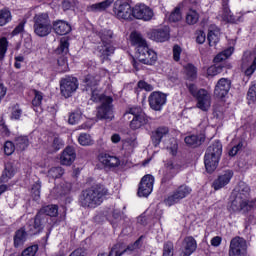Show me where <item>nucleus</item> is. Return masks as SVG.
<instances>
[{
	"mask_svg": "<svg viewBox=\"0 0 256 256\" xmlns=\"http://www.w3.org/2000/svg\"><path fill=\"white\" fill-rule=\"evenodd\" d=\"M231 179H233V171L226 170L214 180L212 187L215 191H219V189H223V187L229 185Z\"/></svg>",
	"mask_w": 256,
	"mask_h": 256,
	"instance_id": "aec40b11",
	"label": "nucleus"
},
{
	"mask_svg": "<svg viewBox=\"0 0 256 256\" xmlns=\"http://www.w3.org/2000/svg\"><path fill=\"white\" fill-rule=\"evenodd\" d=\"M58 213L59 208L57 205H47L42 207L36 215L45 223L47 221V217H57Z\"/></svg>",
	"mask_w": 256,
	"mask_h": 256,
	"instance_id": "b1692460",
	"label": "nucleus"
},
{
	"mask_svg": "<svg viewBox=\"0 0 256 256\" xmlns=\"http://www.w3.org/2000/svg\"><path fill=\"white\" fill-rule=\"evenodd\" d=\"M77 89H79V80H77L76 77L66 76L60 80V93L65 99L73 97V93H75Z\"/></svg>",
	"mask_w": 256,
	"mask_h": 256,
	"instance_id": "39448f33",
	"label": "nucleus"
},
{
	"mask_svg": "<svg viewBox=\"0 0 256 256\" xmlns=\"http://www.w3.org/2000/svg\"><path fill=\"white\" fill-rule=\"evenodd\" d=\"M147 123H149L147 114L144 116L133 117L130 122V128L133 129V131H137V129H141V127L147 125Z\"/></svg>",
	"mask_w": 256,
	"mask_h": 256,
	"instance_id": "f704fd0d",
	"label": "nucleus"
},
{
	"mask_svg": "<svg viewBox=\"0 0 256 256\" xmlns=\"http://www.w3.org/2000/svg\"><path fill=\"white\" fill-rule=\"evenodd\" d=\"M97 35L102 41V44L98 45L97 51L100 59L105 61L110 57V55L115 53V47L111 45V43H113V39H115V33L110 29H102L97 33Z\"/></svg>",
	"mask_w": 256,
	"mask_h": 256,
	"instance_id": "7ed1b4c3",
	"label": "nucleus"
},
{
	"mask_svg": "<svg viewBox=\"0 0 256 256\" xmlns=\"http://www.w3.org/2000/svg\"><path fill=\"white\" fill-rule=\"evenodd\" d=\"M39 251L38 245H32L24 249L21 253V256H34Z\"/></svg>",
	"mask_w": 256,
	"mask_h": 256,
	"instance_id": "13d9d810",
	"label": "nucleus"
},
{
	"mask_svg": "<svg viewBox=\"0 0 256 256\" xmlns=\"http://www.w3.org/2000/svg\"><path fill=\"white\" fill-rule=\"evenodd\" d=\"M229 256H247V240L236 236L230 241Z\"/></svg>",
	"mask_w": 256,
	"mask_h": 256,
	"instance_id": "6e6552de",
	"label": "nucleus"
},
{
	"mask_svg": "<svg viewBox=\"0 0 256 256\" xmlns=\"http://www.w3.org/2000/svg\"><path fill=\"white\" fill-rule=\"evenodd\" d=\"M171 31L169 30V27L164 26L162 28H157L149 31L147 33L148 39H151V41H155L156 43H165V41H169L171 37Z\"/></svg>",
	"mask_w": 256,
	"mask_h": 256,
	"instance_id": "4468645a",
	"label": "nucleus"
},
{
	"mask_svg": "<svg viewBox=\"0 0 256 256\" xmlns=\"http://www.w3.org/2000/svg\"><path fill=\"white\" fill-rule=\"evenodd\" d=\"M113 13L117 19H124L126 21L133 19V8H131V4L123 0H117L114 3Z\"/></svg>",
	"mask_w": 256,
	"mask_h": 256,
	"instance_id": "0eeeda50",
	"label": "nucleus"
},
{
	"mask_svg": "<svg viewBox=\"0 0 256 256\" xmlns=\"http://www.w3.org/2000/svg\"><path fill=\"white\" fill-rule=\"evenodd\" d=\"M11 11L7 9L0 10V27L7 25L11 21Z\"/></svg>",
	"mask_w": 256,
	"mask_h": 256,
	"instance_id": "49530a36",
	"label": "nucleus"
},
{
	"mask_svg": "<svg viewBox=\"0 0 256 256\" xmlns=\"http://www.w3.org/2000/svg\"><path fill=\"white\" fill-rule=\"evenodd\" d=\"M76 157L77 155L75 154V149H73V147L71 146H68L62 152V155L60 157V163L61 165H66V166L72 165Z\"/></svg>",
	"mask_w": 256,
	"mask_h": 256,
	"instance_id": "cd10ccee",
	"label": "nucleus"
},
{
	"mask_svg": "<svg viewBox=\"0 0 256 256\" xmlns=\"http://www.w3.org/2000/svg\"><path fill=\"white\" fill-rule=\"evenodd\" d=\"M8 47L9 41H7V38H0V61H3V59H5Z\"/></svg>",
	"mask_w": 256,
	"mask_h": 256,
	"instance_id": "864d4df0",
	"label": "nucleus"
},
{
	"mask_svg": "<svg viewBox=\"0 0 256 256\" xmlns=\"http://www.w3.org/2000/svg\"><path fill=\"white\" fill-rule=\"evenodd\" d=\"M186 86L189 93L192 95V97L195 98L199 95V89H197V85L190 83V84H186Z\"/></svg>",
	"mask_w": 256,
	"mask_h": 256,
	"instance_id": "338daca9",
	"label": "nucleus"
},
{
	"mask_svg": "<svg viewBox=\"0 0 256 256\" xmlns=\"http://www.w3.org/2000/svg\"><path fill=\"white\" fill-rule=\"evenodd\" d=\"M181 19V9L175 8L169 16V21H171L172 23H177V21H181Z\"/></svg>",
	"mask_w": 256,
	"mask_h": 256,
	"instance_id": "e2e57ef3",
	"label": "nucleus"
},
{
	"mask_svg": "<svg viewBox=\"0 0 256 256\" xmlns=\"http://www.w3.org/2000/svg\"><path fill=\"white\" fill-rule=\"evenodd\" d=\"M136 55L139 63H143L144 65H155L157 63V52L150 49L149 46L140 47Z\"/></svg>",
	"mask_w": 256,
	"mask_h": 256,
	"instance_id": "f8f14e48",
	"label": "nucleus"
},
{
	"mask_svg": "<svg viewBox=\"0 0 256 256\" xmlns=\"http://www.w3.org/2000/svg\"><path fill=\"white\" fill-rule=\"evenodd\" d=\"M175 255V245L171 241H167L163 245L162 256H174Z\"/></svg>",
	"mask_w": 256,
	"mask_h": 256,
	"instance_id": "de8ad7c7",
	"label": "nucleus"
},
{
	"mask_svg": "<svg viewBox=\"0 0 256 256\" xmlns=\"http://www.w3.org/2000/svg\"><path fill=\"white\" fill-rule=\"evenodd\" d=\"M78 143H80L83 147H87L89 145H93V143L95 142L93 141V138L91 137V135L87 133H82L78 137Z\"/></svg>",
	"mask_w": 256,
	"mask_h": 256,
	"instance_id": "09e8293b",
	"label": "nucleus"
},
{
	"mask_svg": "<svg viewBox=\"0 0 256 256\" xmlns=\"http://www.w3.org/2000/svg\"><path fill=\"white\" fill-rule=\"evenodd\" d=\"M79 121H81V112L76 111L70 114L69 119H68V123L70 125H77V123H79Z\"/></svg>",
	"mask_w": 256,
	"mask_h": 256,
	"instance_id": "680f3d73",
	"label": "nucleus"
},
{
	"mask_svg": "<svg viewBox=\"0 0 256 256\" xmlns=\"http://www.w3.org/2000/svg\"><path fill=\"white\" fill-rule=\"evenodd\" d=\"M185 71L188 79L193 81V79H197V68L193 64H187L185 66Z\"/></svg>",
	"mask_w": 256,
	"mask_h": 256,
	"instance_id": "5fc2aeb1",
	"label": "nucleus"
},
{
	"mask_svg": "<svg viewBox=\"0 0 256 256\" xmlns=\"http://www.w3.org/2000/svg\"><path fill=\"white\" fill-rule=\"evenodd\" d=\"M21 115H23V110L21 109V106H19V104H15L14 106H12L10 119H12L13 121H19V119H21Z\"/></svg>",
	"mask_w": 256,
	"mask_h": 256,
	"instance_id": "8fccbe9b",
	"label": "nucleus"
},
{
	"mask_svg": "<svg viewBox=\"0 0 256 256\" xmlns=\"http://www.w3.org/2000/svg\"><path fill=\"white\" fill-rule=\"evenodd\" d=\"M34 33L38 37H47L53 29L52 24H34L33 25Z\"/></svg>",
	"mask_w": 256,
	"mask_h": 256,
	"instance_id": "72a5a7b5",
	"label": "nucleus"
},
{
	"mask_svg": "<svg viewBox=\"0 0 256 256\" xmlns=\"http://www.w3.org/2000/svg\"><path fill=\"white\" fill-rule=\"evenodd\" d=\"M29 234H27V230L25 227H21L14 233L13 242L15 249H19L20 247H23L25 243L27 242V237Z\"/></svg>",
	"mask_w": 256,
	"mask_h": 256,
	"instance_id": "bb28decb",
	"label": "nucleus"
},
{
	"mask_svg": "<svg viewBox=\"0 0 256 256\" xmlns=\"http://www.w3.org/2000/svg\"><path fill=\"white\" fill-rule=\"evenodd\" d=\"M16 149L25 151L29 147V138L27 136H18L14 140Z\"/></svg>",
	"mask_w": 256,
	"mask_h": 256,
	"instance_id": "ea45409f",
	"label": "nucleus"
},
{
	"mask_svg": "<svg viewBox=\"0 0 256 256\" xmlns=\"http://www.w3.org/2000/svg\"><path fill=\"white\" fill-rule=\"evenodd\" d=\"M184 141L186 145H188L189 147H193V148L199 147L205 142V135L203 134L189 135L185 137Z\"/></svg>",
	"mask_w": 256,
	"mask_h": 256,
	"instance_id": "473e14b6",
	"label": "nucleus"
},
{
	"mask_svg": "<svg viewBox=\"0 0 256 256\" xmlns=\"http://www.w3.org/2000/svg\"><path fill=\"white\" fill-rule=\"evenodd\" d=\"M199 9H201V6L197 2H194V7L190 8L186 15V23L188 25H195L199 21V13H197Z\"/></svg>",
	"mask_w": 256,
	"mask_h": 256,
	"instance_id": "2f4dec72",
	"label": "nucleus"
},
{
	"mask_svg": "<svg viewBox=\"0 0 256 256\" xmlns=\"http://www.w3.org/2000/svg\"><path fill=\"white\" fill-rule=\"evenodd\" d=\"M15 144H13V142L11 141H7L4 144V153L5 155H13V153L15 152Z\"/></svg>",
	"mask_w": 256,
	"mask_h": 256,
	"instance_id": "0e129e2a",
	"label": "nucleus"
},
{
	"mask_svg": "<svg viewBox=\"0 0 256 256\" xmlns=\"http://www.w3.org/2000/svg\"><path fill=\"white\" fill-rule=\"evenodd\" d=\"M148 103L153 111H161L167 103V94L159 91L152 92L148 97Z\"/></svg>",
	"mask_w": 256,
	"mask_h": 256,
	"instance_id": "ddd939ff",
	"label": "nucleus"
},
{
	"mask_svg": "<svg viewBox=\"0 0 256 256\" xmlns=\"http://www.w3.org/2000/svg\"><path fill=\"white\" fill-rule=\"evenodd\" d=\"M100 82H101V76L97 74H88L83 79V83L86 91H89V89L97 88Z\"/></svg>",
	"mask_w": 256,
	"mask_h": 256,
	"instance_id": "7c9ffc66",
	"label": "nucleus"
},
{
	"mask_svg": "<svg viewBox=\"0 0 256 256\" xmlns=\"http://www.w3.org/2000/svg\"><path fill=\"white\" fill-rule=\"evenodd\" d=\"M103 256H121L123 255V250H121V244H116L112 247L109 254L107 253H100Z\"/></svg>",
	"mask_w": 256,
	"mask_h": 256,
	"instance_id": "4d7b16f0",
	"label": "nucleus"
},
{
	"mask_svg": "<svg viewBox=\"0 0 256 256\" xmlns=\"http://www.w3.org/2000/svg\"><path fill=\"white\" fill-rule=\"evenodd\" d=\"M207 39L210 47H215V45H217V43L221 39V31L219 30V28L209 30Z\"/></svg>",
	"mask_w": 256,
	"mask_h": 256,
	"instance_id": "e433bc0d",
	"label": "nucleus"
},
{
	"mask_svg": "<svg viewBox=\"0 0 256 256\" xmlns=\"http://www.w3.org/2000/svg\"><path fill=\"white\" fill-rule=\"evenodd\" d=\"M97 119L100 121H113V98H103V102L98 107L96 114Z\"/></svg>",
	"mask_w": 256,
	"mask_h": 256,
	"instance_id": "1a4fd4ad",
	"label": "nucleus"
},
{
	"mask_svg": "<svg viewBox=\"0 0 256 256\" xmlns=\"http://www.w3.org/2000/svg\"><path fill=\"white\" fill-rule=\"evenodd\" d=\"M240 67L246 77H251L256 71V56L251 52H245Z\"/></svg>",
	"mask_w": 256,
	"mask_h": 256,
	"instance_id": "9b49d317",
	"label": "nucleus"
},
{
	"mask_svg": "<svg viewBox=\"0 0 256 256\" xmlns=\"http://www.w3.org/2000/svg\"><path fill=\"white\" fill-rule=\"evenodd\" d=\"M14 175H15V168L13 167V164L11 162H7L5 164L4 171L0 178V183H7V181H9V179H11Z\"/></svg>",
	"mask_w": 256,
	"mask_h": 256,
	"instance_id": "c9c22d12",
	"label": "nucleus"
},
{
	"mask_svg": "<svg viewBox=\"0 0 256 256\" xmlns=\"http://www.w3.org/2000/svg\"><path fill=\"white\" fill-rule=\"evenodd\" d=\"M129 115H132L133 117H143L145 112H143V108L139 106L130 107L126 110L124 113V117H129Z\"/></svg>",
	"mask_w": 256,
	"mask_h": 256,
	"instance_id": "37998d69",
	"label": "nucleus"
},
{
	"mask_svg": "<svg viewBox=\"0 0 256 256\" xmlns=\"http://www.w3.org/2000/svg\"><path fill=\"white\" fill-rule=\"evenodd\" d=\"M56 53L58 55H63L58 58V66L60 69V73H65L69 70V65L67 64V53H69V40L67 38H61L60 45L56 49Z\"/></svg>",
	"mask_w": 256,
	"mask_h": 256,
	"instance_id": "9d476101",
	"label": "nucleus"
},
{
	"mask_svg": "<svg viewBox=\"0 0 256 256\" xmlns=\"http://www.w3.org/2000/svg\"><path fill=\"white\" fill-rule=\"evenodd\" d=\"M167 135H169L168 127L160 126V127L156 128L151 133L152 145H154V147H159V145L161 144V141H163V137H167Z\"/></svg>",
	"mask_w": 256,
	"mask_h": 256,
	"instance_id": "5701e85b",
	"label": "nucleus"
},
{
	"mask_svg": "<svg viewBox=\"0 0 256 256\" xmlns=\"http://www.w3.org/2000/svg\"><path fill=\"white\" fill-rule=\"evenodd\" d=\"M197 100V107L201 111H209L211 107V94L205 89H199L198 95L194 98Z\"/></svg>",
	"mask_w": 256,
	"mask_h": 256,
	"instance_id": "f3484780",
	"label": "nucleus"
},
{
	"mask_svg": "<svg viewBox=\"0 0 256 256\" xmlns=\"http://www.w3.org/2000/svg\"><path fill=\"white\" fill-rule=\"evenodd\" d=\"M232 193H235V195L240 196L243 199H246L249 201V193H251V189L249 188V185L245 184L244 182H240L238 186V190Z\"/></svg>",
	"mask_w": 256,
	"mask_h": 256,
	"instance_id": "4c0bfd02",
	"label": "nucleus"
},
{
	"mask_svg": "<svg viewBox=\"0 0 256 256\" xmlns=\"http://www.w3.org/2000/svg\"><path fill=\"white\" fill-rule=\"evenodd\" d=\"M256 206V201H249L241 196H237V194L232 193L230 197V206L229 211H233V213H249L251 209Z\"/></svg>",
	"mask_w": 256,
	"mask_h": 256,
	"instance_id": "20e7f679",
	"label": "nucleus"
},
{
	"mask_svg": "<svg viewBox=\"0 0 256 256\" xmlns=\"http://www.w3.org/2000/svg\"><path fill=\"white\" fill-rule=\"evenodd\" d=\"M107 195H109V190L105 186L101 184L91 186L80 193L78 205L83 209H97Z\"/></svg>",
	"mask_w": 256,
	"mask_h": 256,
	"instance_id": "f257e3e1",
	"label": "nucleus"
},
{
	"mask_svg": "<svg viewBox=\"0 0 256 256\" xmlns=\"http://www.w3.org/2000/svg\"><path fill=\"white\" fill-rule=\"evenodd\" d=\"M231 89V80L227 78H221L218 80L215 89L214 95L218 99H223V97L227 96Z\"/></svg>",
	"mask_w": 256,
	"mask_h": 256,
	"instance_id": "a211bd4d",
	"label": "nucleus"
},
{
	"mask_svg": "<svg viewBox=\"0 0 256 256\" xmlns=\"http://www.w3.org/2000/svg\"><path fill=\"white\" fill-rule=\"evenodd\" d=\"M130 42L131 45L137 48V52H139V49H142L147 47V40L143 38V35L137 31H134L130 34Z\"/></svg>",
	"mask_w": 256,
	"mask_h": 256,
	"instance_id": "c85d7f7f",
	"label": "nucleus"
},
{
	"mask_svg": "<svg viewBox=\"0 0 256 256\" xmlns=\"http://www.w3.org/2000/svg\"><path fill=\"white\" fill-rule=\"evenodd\" d=\"M32 197L34 201H39L41 197V185L40 184H35L32 187Z\"/></svg>",
	"mask_w": 256,
	"mask_h": 256,
	"instance_id": "69168bd1",
	"label": "nucleus"
},
{
	"mask_svg": "<svg viewBox=\"0 0 256 256\" xmlns=\"http://www.w3.org/2000/svg\"><path fill=\"white\" fill-rule=\"evenodd\" d=\"M219 73H223V66L221 64H215L208 68V75L215 77V75H219Z\"/></svg>",
	"mask_w": 256,
	"mask_h": 256,
	"instance_id": "bf43d9fd",
	"label": "nucleus"
},
{
	"mask_svg": "<svg viewBox=\"0 0 256 256\" xmlns=\"http://www.w3.org/2000/svg\"><path fill=\"white\" fill-rule=\"evenodd\" d=\"M34 25H52L47 13H39L33 17Z\"/></svg>",
	"mask_w": 256,
	"mask_h": 256,
	"instance_id": "58836bf2",
	"label": "nucleus"
},
{
	"mask_svg": "<svg viewBox=\"0 0 256 256\" xmlns=\"http://www.w3.org/2000/svg\"><path fill=\"white\" fill-rule=\"evenodd\" d=\"M220 17L225 23H239V21H241V16L237 17L233 15L227 2H224V5H222V13L220 14Z\"/></svg>",
	"mask_w": 256,
	"mask_h": 256,
	"instance_id": "393cba45",
	"label": "nucleus"
},
{
	"mask_svg": "<svg viewBox=\"0 0 256 256\" xmlns=\"http://www.w3.org/2000/svg\"><path fill=\"white\" fill-rule=\"evenodd\" d=\"M231 55H233V48H228L215 56L214 63L219 65V63H221L222 61L229 59Z\"/></svg>",
	"mask_w": 256,
	"mask_h": 256,
	"instance_id": "79ce46f5",
	"label": "nucleus"
},
{
	"mask_svg": "<svg viewBox=\"0 0 256 256\" xmlns=\"http://www.w3.org/2000/svg\"><path fill=\"white\" fill-rule=\"evenodd\" d=\"M155 183V178L152 175H145L140 182L138 188L139 197H149L153 192V184Z\"/></svg>",
	"mask_w": 256,
	"mask_h": 256,
	"instance_id": "dca6fc26",
	"label": "nucleus"
},
{
	"mask_svg": "<svg viewBox=\"0 0 256 256\" xmlns=\"http://www.w3.org/2000/svg\"><path fill=\"white\" fill-rule=\"evenodd\" d=\"M90 93H91V100L94 101V102H101L103 103V99L105 98H111V96H105V95H100L99 94V89L96 88H92V89H89Z\"/></svg>",
	"mask_w": 256,
	"mask_h": 256,
	"instance_id": "3c124183",
	"label": "nucleus"
},
{
	"mask_svg": "<svg viewBox=\"0 0 256 256\" xmlns=\"http://www.w3.org/2000/svg\"><path fill=\"white\" fill-rule=\"evenodd\" d=\"M34 98L32 100L33 107H41V103H43V92L39 90H33Z\"/></svg>",
	"mask_w": 256,
	"mask_h": 256,
	"instance_id": "6e6d98bb",
	"label": "nucleus"
},
{
	"mask_svg": "<svg viewBox=\"0 0 256 256\" xmlns=\"http://www.w3.org/2000/svg\"><path fill=\"white\" fill-rule=\"evenodd\" d=\"M71 191V183L62 182L54 188V193H57L60 197L67 195Z\"/></svg>",
	"mask_w": 256,
	"mask_h": 256,
	"instance_id": "a19ab883",
	"label": "nucleus"
},
{
	"mask_svg": "<svg viewBox=\"0 0 256 256\" xmlns=\"http://www.w3.org/2000/svg\"><path fill=\"white\" fill-rule=\"evenodd\" d=\"M197 251V240L193 236L185 237L182 242L180 256H191Z\"/></svg>",
	"mask_w": 256,
	"mask_h": 256,
	"instance_id": "6ab92c4d",
	"label": "nucleus"
},
{
	"mask_svg": "<svg viewBox=\"0 0 256 256\" xmlns=\"http://www.w3.org/2000/svg\"><path fill=\"white\" fill-rule=\"evenodd\" d=\"M192 191L193 189H191V187L187 186L186 184H182L173 192L172 195L168 196L164 200V203L168 207L176 205V203H179V201L185 199V197H189Z\"/></svg>",
	"mask_w": 256,
	"mask_h": 256,
	"instance_id": "423d86ee",
	"label": "nucleus"
},
{
	"mask_svg": "<svg viewBox=\"0 0 256 256\" xmlns=\"http://www.w3.org/2000/svg\"><path fill=\"white\" fill-rule=\"evenodd\" d=\"M183 50L180 48L179 45H174L173 47V59L174 61H180L181 60V52Z\"/></svg>",
	"mask_w": 256,
	"mask_h": 256,
	"instance_id": "774afa93",
	"label": "nucleus"
},
{
	"mask_svg": "<svg viewBox=\"0 0 256 256\" xmlns=\"http://www.w3.org/2000/svg\"><path fill=\"white\" fill-rule=\"evenodd\" d=\"M135 147H137L136 139H128L122 145V149L124 151H126L127 155H131V153H133V151H135Z\"/></svg>",
	"mask_w": 256,
	"mask_h": 256,
	"instance_id": "c03bdc74",
	"label": "nucleus"
},
{
	"mask_svg": "<svg viewBox=\"0 0 256 256\" xmlns=\"http://www.w3.org/2000/svg\"><path fill=\"white\" fill-rule=\"evenodd\" d=\"M65 146V144L63 143V140L59 137H54L52 144L50 146V151L51 153H55L57 151H59V149H63V147Z\"/></svg>",
	"mask_w": 256,
	"mask_h": 256,
	"instance_id": "603ef678",
	"label": "nucleus"
},
{
	"mask_svg": "<svg viewBox=\"0 0 256 256\" xmlns=\"http://www.w3.org/2000/svg\"><path fill=\"white\" fill-rule=\"evenodd\" d=\"M64 174H65V170H63V168H61L60 166L52 167L48 171V177H51V179H59L63 177Z\"/></svg>",
	"mask_w": 256,
	"mask_h": 256,
	"instance_id": "a18cd8bd",
	"label": "nucleus"
},
{
	"mask_svg": "<svg viewBox=\"0 0 256 256\" xmlns=\"http://www.w3.org/2000/svg\"><path fill=\"white\" fill-rule=\"evenodd\" d=\"M52 29L56 35H68L71 33V24L65 20H56L52 23Z\"/></svg>",
	"mask_w": 256,
	"mask_h": 256,
	"instance_id": "a878e982",
	"label": "nucleus"
},
{
	"mask_svg": "<svg viewBox=\"0 0 256 256\" xmlns=\"http://www.w3.org/2000/svg\"><path fill=\"white\" fill-rule=\"evenodd\" d=\"M98 161L108 169H115V167H119V165H121V161L117 156H111L107 153L99 154Z\"/></svg>",
	"mask_w": 256,
	"mask_h": 256,
	"instance_id": "4be33fe9",
	"label": "nucleus"
},
{
	"mask_svg": "<svg viewBox=\"0 0 256 256\" xmlns=\"http://www.w3.org/2000/svg\"><path fill=\"white\" fill-rule=\"evenodd\" d=\"M132 17L143 19V21H151L153 19V10L145 4H136L132 10Z\"/></svg>",
	"mask_w": 256,
	"mask_h": 256,
	"instance_id": "2eb2a0df",
	"label": "nucleus"
},
{
	"mask_svg": "<svg viewBox=\"0 0 256 256\" xmlns=\"http://www.w3.org/2000/svg\"><path fill=\"white\" fill-rule=\"evenodd\" d=\"M26 233L30 236L39 235L43 231L45 222L36 214L34 220H30L27 224Z\"/></svg>",
	"mask_w": 256,
	"mask_h": 256,
	"instance_id": "412c9836",
	"label": "nucleus"
},
{
	"mask_svg": "<svg viewBox=\"0 0 256 256\" xmlns=\"http://www.w3.org/2000/svg\"><path fill=\"white\" fill-rule=\"evenodd\" d=\"M221 155H223V145L221 141L216 140L207 148L204 156V165L208 173H213L219 167Z\"/></svg>",
	"mask_w": 256,
	"mask_h": 256,
	"instance_id": "f03ea898",
	"label": "nucleus"
},
{
	"mask_svg": "<svg viewBox=\"0 0 256 256\" xmlns=\"http://www.w3.org/2000/svg\"><path fill=\"white\" fill-rule=\"evenodd\" d=\"M111 5H113V0H104L99 3L89 5L87 7V11L89 13H101L103 11H107Z\"/></svg>",
	"mask_w": 256,
	"mask_h": 256,
	"instance_id": "c756f323",
	"label": "nucleus"
},
{
	"mask_svg": "<svg viewBox=\"0 0 256 256\" xmlns=\"http://www.w3.org/2000/svg\"><path fill=\"white\" fill-rule=\"evenodd\" d=\"M139 247H141V238L136 240L133 244L128 245L127 248L122 250V252H123V254L133 253V251H135L136 249H139Z\"/></svg>",
	"mask_w": 256,
	"mask_h": 256,
	"instance_id": "052dcab7",
	"label": "nucleus"
}]
</instances>
